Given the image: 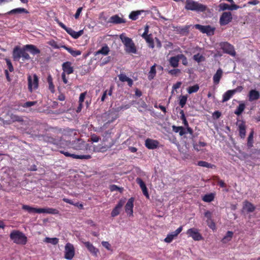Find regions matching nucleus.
<instances>
[{"label":"nucleus","instance_id":"1","mask_svg":"<svg viewBox=\"0 0 260 260\" xmlns=\"http://www.w3.org/2000/svg\"><path fill=\"white\" fill-rule=\"evenodd\" d=\"M185 8L187 10L203 12L206 11L207 7L204 5L193 0H186Z\"/></svg>","mask_w":260,"mask_h":260},{"label":"nucleus","instance_id":"2","mask_svg":"<svg viewBox=\"0 0 260 260\" xmlns=\"http://www.w3.org/2000/svg\"><path fill=\"white\" fill-rule=\"evenodd\" d=\"M120 38L125 47V51L127 53H136V47L133 40L131 38L126 37L124 34H121L120 36Z\"/></svg>","mask_w":260,"mask_h":260},{"label":"nucleus","instance_id":"3","mask_svg":"<svg viewBox=\"0 0 260 260\" xmlns=\"http://www.w3.org/2000/svg\"><path fill=\"white\" fill-rule=\"evenodd\" d=\"M10 239L17 244L25 245L27 242V237L22 232L14 230L10 235Z\"/></svg>","mask_w":260,"mask_h":260},{"label":"nucleus","instance_id":"4","mask_svg":"<svg viewBox=\"0 0 260 260\" xmlns=\"http://www.w3.org/2000/svg\"><path fill=\"white\" fill-rule=\"evenodd\" d=\"M220 49H221L223 52L228 54L232 56H235L236 52L235 51L234 47L226 42H221L219 44Z\"/></svg>","mask_w":260,"mask_h":260},{"label":"nucleus","instance_id":"5","mask_svg":"<svg viewBox=\"0 0 260 260\" xmlns=\"http://www.w3.org/2000/svg\"><path fill=\"white\" fill-rule=\"evenodd\" d=\"M58 25L64 29L70 36L74 39H77L83 34V30H80L79 31H75L71 28L67 27L63 23L57 20Z\"/></svg>","mask_w":260,"mask_h":260},{"label":"nucleus","instance_id":"6","mask_svg":"<svg viewBox=\"0 0 260 260\" xmlns=\"http://www.w3.org/2000/svg\"><path fill=\"white\" fill-rule=\"evenodd\" d=\"M39 79L36 74H34L33 80L30 75L28 76V88L30 92H32L33 89H36L38 87Z\"/></svg>","mask_w":260,"mask_h":260},{"label":"nucleus","instance_id":"7","mask_svg":"<svg viewBox=\"0 0 260 260\" xmlns=\"http://www.w3.org/2000/svg\"><path fill=\"white\" fill-rule=\"evenodd\" d=\"M75 255V249L73 244L68 243L64 248V258L71 260Z\"/></svg>","mask_w":260,"mask_h":260},{"label":"nucleus","instance_id":"8","mask_svg":"<svg viewBox=\"0 0 260 260\" xmlns=\"http://www.w3.org/2000/svg\"><path fill=\"white\" fill-rule=\"evenodd\" d=\"M194 27L199 30L201 32L204 34L210 36L214 34L215 28L211 27L210 25H202L200 24H195Z\"/></svg>","mask_w":260,"mask_h":260},{"label":"nucleus","instance_id":"9","mask_svg":"<svg viewBox=\"0 0 260 260\" xmlns=\"http://www.w3.org/2000/svg\"><path fill=\"white\" fill-rule=\"evenodd\" d=\"M186 234L195 241H200L203 239V237L199 233V230L196 228L188 229L186 232Z\"/></svg>","mask_w":260,"mask_h":260},{"label":"nucleus","instance_id":"10","mask_svg":"<svg viewBox=\"0 0 260 260\" xmlns=\"http://www.w3.org/2000/svg\"><path fill=\"white\" fill-rule=\"evenodd\" d=\"M232 13L230 12H223L219 19V23L221 25H225L232 20Z\"/></svg>","mask_w":260,"mask_h":260},{"label":"nucleus","instance_id":"11","mask_svg":"<svg viewBox=\"0 0 260 260\" xmlns=\"http://www.w3.org/2000/svg\"><path fill=\"white\" fill-rule=\"evenodd\" d=\"M59 152L61 154H64L67 157H71L76 159H88L91 157L90 155H76L74 154H71L69 152L64 150H60Z\"/></svg>","mask_w":260,"mask_h":260},{"label":"nucleus","instance_id":"12","mask_svg":"<svg viewBox=\"0 0 260 260\" xmlns=\"http://www.w3.org/2000/svg\"><path fill=\"white\" fill-rule=\"evenodd\" d=\"M159 145V142L157 140L148 138L145 140V145L149 149H156Z\"/></svg>","mask_w":260,"mask_h":260},{"label":"nucleus","instance_id":"13","mask_svg":"<svg viewBox=\"0 0 260 260\" xmlns=\"http://www.w3.org/2000/svg\"><path fill=\"white\" fill-rule=\"evenodd\" d=\"M84 244L85 247L87 248L88 250L94 256H97L99 253V250L98 248L95 247L92 243L90 242H84L82 241Z\"/></svg>","mask_w":260,"mask_h":260},{"label":"nucleus","instance_id":"14","mask_svg":"<svg viewBox=\"0 0 260 260\" xmlns=\"http://www.w3.org/2000/svg\"><path fill=\"white\" fill-rule=\"evenodd\" d=\"M219 11H224L226 10H237L240 8L239 6L236 5L235 4H232L231 5H229L225 3H221L218 6Z\"/></svg>","mask_w":260,"mask_h":260},{"label":"nucleus","instance_id":"15","mask_svg":"<svg viewBox=\"0 0 260 260\" xmlns=\"http://www.w3.org/2000/svg\"><path fill=\"white\" fill-rule=\"evenodd\" d=\"M134 198H131L126 203L125 206V212L129 214V216L133 215V207H134Z\"/></svg>","mask_w":260,"mask_h":260},{"label":"nucleus","instance_id":"16","mask_svg":"<svg viewBox=\"0 0 260 260\" xmlns=\"http://www.w3.org/2000/svg\"><path fill=\"white\" fill-rule=\"evenodd\" d=\"M182 226H180L175 231L172 233L168 234L167 237L165 239V241L167 243H170L173 239L178 236V235L182 231Z\"/></svg>","mask_w":260,"mask_h":260},{"label":"nucleus","instance_id":"17","mask_svg":"<svg viewBox=\"0 0 260 260\" xmlns=\"http://www.w3.org/2000/svg\"><path fill=\"white\" fill-rule=\"evenodd\" d=\"M125 203L124 200H120L118 204L116 205L115 207L113 209V210L111 212V216L112 217H115L117 216L119 213L120 210L123 206V205Z\"/></svg>","mask_w":260,"mask_h":260},{"label":"nucleus","instance_id":"18","mask_svg":"<svg viewBox=\"0 0 260 260\" xmlns=\"http://www.w3.org/2000/svg\"><path fill=\"white\" fill-rule=\"evenodd\" d=\"M237 125L238 126L239 135L241 138H244L246 135V126L245 122L243 121L238 120Z\"/></svg>","mask_w":260,"mask_h":260},{"label":"nucleus","instance_id":"19","mask_svg":"<svg viewBox=\"0 0 260 260\" xmlns=\"http://www.w3.org/2000/svg\"><path fill=\"white\" fill-rule=\"evenodd\" d=\"M190 27V25H186L183 27L181 26H176L174 27V31L177 32L178 34H179L182 35H186L189 32V29Z\"/></svg>","mask_w":260,"mask_h":260},{"label":"nucleus","instance_id":"20","mask_svg":"<svg viewBox=\"0 0 260 260\" xmlns=\"http://www.w3.org/2000/svg\"><path fill=\"white\" fill-rule=\"evenodd\" d=\"M222 75L223 71L221 68H219L213 77V81L214 84L217 85L219 84Z\"/></svg>","mask_w":260,"mask_h":260},{"label":"nucleus","instance_id":"21","mask_svg":"<svg viewBox=\"0 0 260 260\" xmlns=\"http://www.w3.org/2000/svg\"><path fill=\"white\" fill-rule=\"evenodd\" d=\"M62 67L63 71V73L71 74L74 72L73 68L72 67V63L70 61H67L63 63Z\"/></svg>","mask_w":260,"mask_h":260},{"label":"nucleus","instance_id":"22","mask_svg":"<svg viewBox=\"0 0 260 260\" xmlns=\"http://www.w3.org/2000/svg\"><path fill=\"white\" fill-rule=\"evenodd\" d=\"M260 97L259 92L255 90H251L248 94V99L250 102H252L258 100Z\"/></svg>","mask_w":260,"mask_h":260},{"label":"nucleus","instance_id":"23","mask_svg":"<svg viewBox=\"0 0 260 260\" xmlns=\"http://www.w3.org/2000/svg\"><path fill=\"white\" fill-rule=\"evenodd\" d=\"M22 13H25L28 14V11L23 8H18L16 9H14L9 12H8L6 14L8 15H17V14H20Z\"/></svg>","mask_w":260,"mask_h":260},{"label":"nucleus","instance_id":"24","mask_svg":"<svg viewBox=\"0 0 260 260\" xmlns=\"http://www.w3.org/2000/svg\"><path fill=\"white\" fill-rule=\"evenodd\" d=\"M119 79L121 82H127L129 87H132L133 84V81L132 79L127 77L125 74L121 73L118 75Z\"/></svg>","mask_w":260,"mask_h":260},{"label":"nucleus","instance_id":"25","mask_svg":"<svg viewBox=\"0 0 260 260\" xmlns=\"http://www.w3.org/2000/svg\"><path fill=\"white\" fill-rule=\"evenodd\" d=\"M109 22L113 24H121L125 23L126 21L118 15H115L110 17Z\"/></svg>","mask_w":260,"mask_h":260},{"label":"nucleus","instance_id":"26","mask_svg":"<svg viewBox=\"0 0 260 260\" xmlns=\"http://www.w3.org/2000/svg\"><path fill=\"white\" fill-rule=\"evenodd\" d=\"M25 48L32 55L39 54L41 52L40 50L34 45H25Z\"/></svg>","mask_w":260,"mask_h":260},{"label":"nucleus","instance_id":"27","mask_svg":"<svg viewBox=\"0 0 260 260\" xmlns=\"http://www.w3.org/2000/svg\"><path fill=\"white\" fill-rule=\"evenodd\" d=\"M40 213L57 214L59 213V211L56 209L51 208H40Z\"/></svg>","mask_w":260,"mask_h":260},{"label":"nucleus","instance_id":"28","mask_svg":"<svg viewBox=\"0 0 260 260\" xmlns=\"http://www.w3.org/2000/svg\"><path fill=\"white\" fill-rule=\"evenodd\" d=\"M22 51V49H21L18 46H16L13 51V57L14 60L18 61L20 58V52Z\"/></svg>","mask_w":260,"mask_h":260},{"label":"nucleus","instance_id":"29","mask_svg":"<svg viewBox=\"0 0 260 260\" xmlns=\"http://www.w3.org/2000/svg\"><path fill=\"white\" fill-rule=\"evenodd\" d=\"M61 47L67 50L74 57H76L81 54V51L80 50H74L72 48L65 45H62Z\"/></svg>","mask_w":260,"mask_h":260},{"label":"nucleus","instance_id":"30","mask_svg":"<svg viewBox=\"0 0 260 260\" xmlns=\"http://www.w3.org/2000/svg\"><path fill=\"white\" fill-rule=\"evenodd\" d=\"M22 208L29 213H40V208H34L26 205H23Z\"/></svg>","mask_w":260,"mask_h":260},{"label":"nucleus","instance_id":"31","mask_svg":"<svg viewBox=\"0 0 260 260\" xmlns=\"http://www.w3.org/2000/svg\"><path fill=\"white\" fill-rule=\"evenodd\" d=\"M170 64L173 68H176L178 66L179 61V54L171 57L169 60Z\"/></svg>","mask_w":260,"mask_h":260},{"label":"nucleus","instance_id":"32","mask_svg":"<svg viewBox=\"0 0 260 260\" xmlns=\"http://www.w3.org/2000/svg\"><path fill=\"white\" fill-rule=\"evenodd\" d=\"M243 208L248 212H252L255 209V207L254 206V205L247 201L244 202Z\"/></svg>","mask_w":260,"mask_h":260},{"label":"nucleus","instance_id":"33","mask_svg":"<svg viewBox=\"0 0 260 260\" xmlns=\"http://www.w3.org/2000/svg\"><path fill=\"white\" fill-rule=\"evenodd\" d=\"M143 38L146 40V42L148 44V46L150 48H153L154 47V41L152 37L151 34L146 35Z\"/></svg>","mask_w":260,"mask_h":260},{"label":"nucleus","instance_id":"34","mask_svg":"<svg viewBox=\"0 0 260 260\" xmlns=\"http://www.w3.org/2000/svg\"><path fill=\"white\" fill-rule=\"evenodd\" d=\"M156 66V64L155 63L150 68V70L148 73V78L149 80H152L156 75V69H155Z\"/></svg>","mask_w":260,"mask_h":260},{"label":"nucleus","instance_id":"35","mask_svg":"<svg viewBox=\"0 0 260 260\" xmlns=\"http://www.w3.org/2000/svg\"><path fill=\"white\" fill-rule=\"evenodd\" d=\"M234 93L232 90H229L225 92L223 95L222 103L225 102L229 100L234 95Z\"/></svg>","mask_w":260,"mask_h":260},{"label":"nucleus","instance_id":"36","mask_svg":"<svg viewBox=\"0 0 260 260\" xmlns=\"http://www.w3.org/2000/svg\"><path fill=\"white\" fill-rule=\"evenodd\" d=\"M109 48L106 45L105 46L103 47L101 49L98 50V51L95 52V55H97L100 54H102L104 55H106L108 54L109 52Z\"/></svg>","mask_w":260,"mask_h":260},{"label":"nucleus","instance_id":"37","mask_svg":"<svg viewBox=\"0 0 260 260\" xmlns=\"http://www.w3.org/2000/svg\"><path fill=\"white\" fill-rule=\"evenodd\" d=\"M26 50H27L25 48V46L23 47V48H22V51L20 52L21 55L20 58H22V60L23 61L26 60H29L30 59V57L29 55L26 52Z\"/></svg>","mask_w":260,"mask_h":260},{"label":"nucleus","instance_id":"38","mask_svg":"<svg viewBox=\"0 0 260 260\" xmlns=\"http://www.w3.org/2000/svg\"><path fill=\"white\" fill-rule=\"evenodd\" d=\"M245 108V105L243 103L240 104L236 110L235 111L234 113L237 115H240L244 111Z\"/></svg>","mask_w":260,"mask_h":260},{"label":"nucleus","instance_id":"39","mask_svg":"<svg viewBox=\"0 0 260 260\" xmlns=\"http://www.w3.org/2000/svg\"><path fill=\"white\" fill-rule=\"evenodd\" d=\"M47 81L49 84V89L52 93H54L55 91L54 86L53 84V79L50 75L48 76Z\"/></svg>","mask_w":260,"mask_h":260},{"label":"nucleus","instance_id":"40","mask_svg":"<svg viewBox=\"0 0 260 260\" xmlns=\"http://www.w3.org/2000/svg\"><path fill=\"white\" fill-rule=\"evenodd\" d=\"M44 242L48 243H51L53 245H56L58 242V239L57 238L46 237L44 240Z\"/></svg>","mask_w":260,"mask_h":260},{"label":"nucleus","instance_id":"41","mask_svg":"<svg viewBox=\"0 0 260 260\" xmlns=\"http://www.w3.org/2000/svg\"><path fill=\"white\" fill-rule=\"evenodd\" d=\"M198 165L199 166L206 167L208 168H212L213 167H215V166L213 165H212L210 163H208V162L205 161H199L198 162Z\"/></svg>","mask_w":260,"mask_h":260},{"label":"nucleus","instance_id":"42","mask_svg":"<svg viewBox=\"0 0 260 260\" xmlns=\"http://www.w3.org/2000/svg\"><path fill=\"white\" fill-rule=\"evenodd\" d=\"M140 14L141 11H133L130 13L129 18L133 20H136L138 19V16Z\"/></svg>","mask_w":260,"mask_h":260},{"label":"nucleus","instance_id":"43","mask_svg":"<svg viewBox=\"0 0 260 260\" xmlns=\"http://www.w3.org/2000/svg\"><path fill=\"white\" fill-rule=\"evenodd\" d=\"M10 118L12 122H22L23 121V119L22 117L19 116L18 115L11 114L10 115Z\"/></svg>","mask_w":260,"mask_h":260},{"label":"nucleus","instance_id":"44","mask_svg":"<svg viewBox=\"0 0 260 260\" xmlns=\"http://www.w3.org/2000/svg\"><path fill=\"white\" fill-rule=\"evenodd\" d=\"M187 99V95H180L179 96V105L181 107V108L184 107L186 103Z\"/></svg>","mask_w":260,"mask_h":260},{"label":"nucleus","instance_id":"45","mask_svg":"<svg viewBox=\"0 0 260 260\" xmlns=\"http://www.w3.org/2000/svg\"><path fill=\"white\" fill-rule=\"evenodd\" d=\"M214 196L213 194L210 193V194H205L203 198V200L206 202H211V201H212L214 200Z\"/></svg>","mask_w":260,"mask_h":260},{"label":"nucleus","instance_id":"46","mask_svg":"<svg viewBox=\"0 0 260 260\" xmlns=\"http://www.w3.org/2000/svg\"><path fill=\"white\" fill-rule=\"evenodd\" d=\"M199 89V86L196 84L193 86H190L187 88V92L189 93H192L197 92Z\"/></svg>","mask_w":260,"mask_h":260},{"label":"nucleus","instance_id":"47","mask_svg":"<svg viewBox=\"0 0 260 260\" xmlns=\"http://www.w3.org/2000/svg\"><path fill=\"white\" fill-rule=\"evenodd\" d=\"M233 235V233L231 231H228L226 233V235L223 237L222 241L223 243H226L228 241H229L231 240L232 236Z\"/></svg>","mask_w":260,"mask_h":260},{"label":"nucleus","instance_id":"48","mask_svg":"<svg viewBox=\"0 0 260 260\" xmlns=\"http://www.w3.org/2000/svg\"><path fill=\"white\" fill-rule=\"evenodd\" d=\"M193 58L198 62H202L203 61H204L205 60V57L202 55H201L199 53L194 55L193 56Z\"/></svg>","mask_w":260,"mask_h":260},{"label":"nucleus","instance_id":"49","mask_svg":"<svg viewBox=\"0 0 260 260\" xmlns=\"http://www.w3.org/2000/svg\"><path fill=\"white\" fill-rule=\"evenodd\" d=\"M109 189L111 191H118L120 193L122 192L123 188L122 187H119L115 184H113L110 186Z\"/></svg>","mask_w":260,"mask_h":260},{"label":"nucleus","instance_id":"50","mask_svg":"<svg viewBox=\"0 0 260 260\" xmlns=\"http://www.w3.org/2000/svg\"><path fill=\"white\" fill-rule=\"evenodd\" d=\"M253 132L252 131L248 137L247 140V145L248 147H252V143H253Z\"/></svg>","mask_w":260,"mask_h":260},{"label":"nucleus","instance_id":"51","mask_svg":"<svg viewBox=\"0 0 260 260\" xmlns=\"http://www.w3.org/2000/svg\"><path fill=\"white\" fill-rule=\"evenodd\" d=\"M180 73L181 71L178 69L171 70L169 71V73L173 76H178Z\"/></svg>","mask_w":260,"mask_h":260},{"label":"nucleus","instance_id":"52","mask_svg":"<svg viewBox=\"0 0 260 260\" xmlns=\"http://www.w3.org/2000/svg\"><path fill=\"white\" fill-rule=\"evenodd\" d=\"M37 103V101L27 102L22 105V107L24 108H28L35 105Z\"/></svg>","mask_w":260,"mask_h":260},{"label":"nucleus","instance_id":"53","mask_svg":"<svg viewBox=\"0 0 260 260\" xmlns=\"http://www.w3.org/2000/svg\"><path fill=\"white\" fill-rule=\"evenodd\" d=\"M143 194L147 198H149V195L148 192L147 188L146 186V185L142 187H141Z\"/></svg>","mask_w":260,"mask_h":260},{"label":"nucleus","instance_id":"54","mask_svg":"<svg viewBox=\"0 0 260 260\" xmlns=\"http://www.w3.org/2000/svg\"><path fill=\"white\" fill-rule=\"evenodd\" d=\"M179 60L180 59H182V63L184 65H187V58L184 55H183L182 54H179Z\"/></svg>","mask_w":260,"mask_h":260},{"label":"nucleus","instance_id":"55","mask_svg":"<svg viewBox=\"0 0 260 260\" xmlns=\"http://www.w3.org/2000/svg\"><path fill=\"white\" fill-rule=\"evenodd\" d=\"M48 44L55 49H59L61 46L57 45V43L54 40H51L48 42Z\"/></svg>","mask_w":260,"mask_h":260},{"label":"nucleus","instance_id":"56","mask_svg":"<svg viewBox=\"0 0 260 260\" xmlns=\"http://www.w3.org/2000/svg\"><path fill=\"white\" fill-rule=\"evenodd\" d=\"M6 61L9 71L11 72H13L14 71V68L11 61L8 59H6Z\"/></svg>","mask_w":260,"mask_h":260},{"label":"nucleus","instance_id":"57","mask_svg":"<svg viewBox=\"0 0 260 260\" xmlns=\"http://www.w3.org/2000/svg\"><path fill=\"white\" fill-rule=\"evenodd\" d=\"M102 245L107 250H111V245L108 242L103 241L102 242Z\"/></svg>","mask_w":260,"mask_h":260},{"label":"nucleus","instance_id":"58","mask_svg":"<svg viewBox=\"0 0 260 260\" xmlns=\"http://www.w3.org/2000/svg\"><path fill=\"white\" fill-rule=\"evenodd\" d=\"M100 139V137L95 134H93L91 136V141L93 142H98Z\"/></svg>","mask_w":260,"mask_h":260},{"label":"nucleus","instance_id":"59","mask_svg":"<svg viewBox=\"0 0 260 260\" xmlns=\"http://www.w3.org/2000/svg\"><path fill=\"white\" fill-rule=\"evenodd\" d=\"M136 181V182L140 185V187L145 185V183L140 178H137Z\"/></svg>","mask_w":260,"mask_h":260},{"label":"nucleus","instance_id":"60","mask_svg":"<svg viewBox=\"0 0 260 260\" xmlns=\"http://www.w3.org/2000/svg\"><path fill=\"white\" fill-rule=\"evenodd\" d=\"M136 181V182L140 185V187L145 185V183L140 178H137Z\"/></svg>","mask_w":260,"mask_h":260},{"label":"nucleus","instance_id":"61","mask_svg":"<svg viewBox=\"0 0 260 260\" xmlns=\"http://www.w3.org/2000/svg\"><path fill=\"white\" fill-rule=\"evenodd\" d=\"M243 89V87L242 86H238L236 88L232 90L234 94L236 93V92H241Z\"/></svg>","mask_w":260,"mask_h":260},{"label":"nucleus","instance_id":"62","mask_svg":"<svg viewBox=\"0 0 260 260\" xmlns=\"http://www.w3.org/2000/svg\"><path fill=\"white\" fill-rule=\"evenodd\" d=\"M85 95H86V92H83L80 94V97H79V103H82L84 102L85 97Z\"/></svg>","mask_w":260,"mask_h":260},{"label":"nucleus","instance_id":"63","mask_svg":"<svg viewBox=\"0 0 260 260\" xmlns=\"http://www.w3.org/2000/svg\"><path fill=\"white\" fill-rule=\"evenodd\" d=\"M180 119L183 121V123L184 124L185 127H188V123L186 119L185 115H183L182 116H180Z\"/></svg>","mask_w":260,"mask_h":260},{"label":"nucleus","instance_id":"64","mask_svg":"<svg viewBox=\"0 0 260 260\" xmlns=\"http://www.w3.org/2000/svg\"><path fill=\"white\" fill-rule=\"evenodd\" d=\"M82 10V7H80L77 9L76 13L75 14V18L76 19H78L79 18V17L80 15V13H81Z\"/></svg>","mask_w":260,"mask_h":260}]
</instances>
